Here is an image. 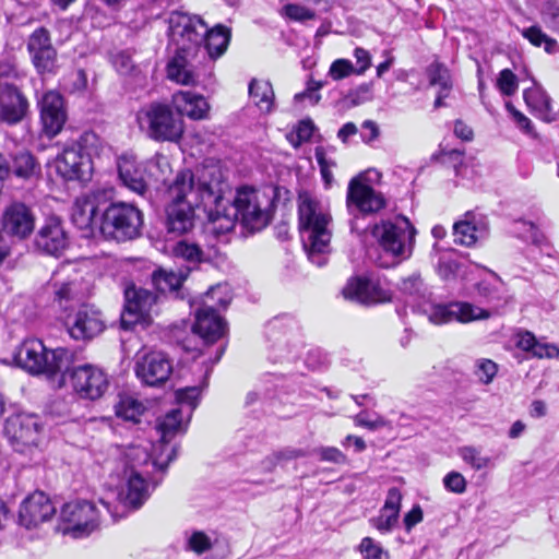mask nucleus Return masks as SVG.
Wrapping results in <instances>:
<instances>
[{"label":"nucleus","instance_id":"f257e3e1","mask_svg":"<svg viewBox=\"0 0 559 559\" xmlns=\"http://www.w3.org/2000/svg\"><path fill=\"white\" fill-rule=\"evenodd\" d=\"M226 188L223 173L216 165H205L200 170L197 186L192 171H180L168 188L170 199L167 207L168 231L176 234L189 231L194 224V207L201 203L215 205L214 212L210 214L212 221L223 216L233 223L231 215L225 213Z\"/></svg>","mask_w":559,"mask_h":559},{"label":"nucleus","instance_id":"f03ea898","mask_svg":"<svg viewBox=\"0 0 559 559\" xmlns=\"http://www.w3.org/2000/svg\"><path fill=\"white\" fill-rule=\"evenodd\" d=\"M166 459H152L147 449L142 445H131L124 453L127 477L126 487L118 495L119 502L128 509L138 510L148 499L152 489L157 487L171 461L177 457V448L171 447Z\"/></svg>","mask_w":559,"mask_h":559},{"label":"nucleus","instance_id":"7ed1b4c3","mask_svg":"<svg viewBox=\"0 0 559 559\" xmlns=\"http://www.w3.org/2000/svg\"><path fill=\"white\" fill-rule=\"evenodd\" d=\"M298 217L304 248L317 266L326 263L332 237V216L329 207L308 191L298 195Z\"/></svg>","mask_w":559,"mask_h":559},{"label":"nucleus","instance_id":"20e7f679","mask_svg":"<svg viewBox=\"0 0 559 559\" xmlns=\"http://www.w3.org/2000/svg\"><path fill=\"white\" fill-rule=\"evenodd\" d=\"M416 229L405 216L376 224L372 236L386 255L377 260L379 266L391 267L401 260L407 259L412 253Z\"/></svg>","mask_w":559,"mask_h":559},{"label":"nucleus","instance_id":"39448f33","mask_svg":"<svg viewBox=\"0 0 559 559\" xmlns=\"http://www.w3.org/2000/svg\"><path fill=\"white\" fill-rule=\"evenodd\" d=\"M143 225V213L136 205L117 201L102 210L98 230L105 239L124 242L138 238Z\"/></svg>","mask_w":559,"mask_h":559},{"label":"nucleus","instance_id":"423d86ee","mask_svg":"<svg viewBox=\"0 0 559 559\" xmlns=\"http://www.w3.org/2000/svg\"><path fill=\"white\" fill-rule=\"evenodd\" d=\"M275 189L260 191L251 187H241L233 200V217L239 219L250 231L264 228L270 222Z\"/></svg>","mask_w":559,"mask_h":559},{"label":"nucleus","instance_id":"0eeeda50","mask_svg":"<svg viewBox=\"0 0 559 559\" xmlns=\"http://www.w3.org/2000/svg\"><path fill=\"white\" fill-rule=\"evenodd\" d=\"M140 129L159 142H176L183 133V122L168 105L152 103L136 114Z\"/></svg>","mask_w":559,"mask_h":559},{"label":"nucleus","instance_id":"6e6552de","mask_svg":"<svg viewBox=\"0 0 559 559\" xmlns=\"http://www.w3.org/2000/svg\"><path fill=\"white\" fill-rule=\"evenodd\" d=\"M229 302L230 296L226 285L211 287L203 307L197 311L193 332L210 343L223 336L226 322L217 314L216 307L225 309Z\"/></svg>","mask_w":559,"mask_h":559},{"label":"nucleus","instance_id":"1a4fd4ad","mask_svg":"<svg viewBox=\"0 0 559 559\" xmlns=\"http://www.w3.org/2000/svg\"><path fill=\"white\" fill-rule=\"evenodd\" d=\"M60 520L61 523L56 526L57 532L73 538H82L98 527L99 513L92 502L76 500L63 504Z\"/></svg>","mask_w":559,"mask_h":559},{"label":"nucleus","instance_id":"9d476101","mask_svg":"<svg viewBox=\"0 0 559 559\" xmlns=\"http://www.w3.org/2000/svg\"><path fill=\"white\" fill-rule=\"evenodd\" d=\"M206 33L207 25L199 16L176 11L168 17V36L176 50L199 51Z\"/></svg>","mask_w":559,"mask_h":559},{"label":"nucleus","instance_id":"9b49d317","mask_svg":"<svg viewBox=\"0 0 559 559\" xmlns=\"http://www.w3.org/2000/svg\"><path fill=\"white\" fill-rule=\"evenodd\" d=\"M423 312L433 324H444L452 321L467 323L475 320L488 319L490 312L469 302H452L435 305L423 302Z\"/></svg>","mask_w":559,"mask_h":559},{"label":"nucleus","instance_id":"f8f14e48","mask_svg":"<svg viewBox=\"0 0 559 559\" xmlns=\"http://www.w3.org/2000/svg\"><path fill=\"white\" fill-rule=\"evenodd\" d=\"M157 301V296L148 289L134 285L124 289V308L121 313V326L131 330L138 323H145Z\"/></svg>","mask_w":559,"mask_h":559},{"label":"nucleus","instance_id":"ddd939ff","mask_svg":"<svg viewBox=\"0 0 559 559\" xmlns=\"http://www.w3.org/2000/svg\"><path fill=\"white\" fill-rule=\"evenodd\" d=\"M70 381L78 395L88 400L102 397L109 384L106 373L92 365L73 368L70 372Z\"/></svg>","mask_w":559,"mask_h":559},{"label":"nucleus","instance_id":"4468645a","mask_svg":"<svg viewBox=\"0 0 559 559\" xmlns=\"http://www.w3.org/2000/svg\"><path fill=\"white\" fill-rule=\"evenodd\" d=\"M55 168L64 180L87 181L93 171L92 158L86 153H80L75 146H67L56 157Z\"/></svg>","mask_w":559,"mask_h":559},{"label":"nucleus","instance_id":"2eb2a0df","mask_svg":"<svg viewBox=\"0 0 559 559\" xmlns=\"http://www.w3.org/2000/svg\"><path fill=\"white\" fill-rule=\"evenodd\" d=\"M105 193L100 190H94L87 194L76 198L72 206L71 219L81 230L93 234L98 229L99 216L102 214L100 199Z\"/></svg>","mask_w":559,"mask_h":559},{"label":"nucleus","instance_id":"dca6fc26","mask_svg":"<svg viewBox=\"0 0 559 559\" xmlns=\"http://www.w3.org/2000/svg\"><path fill=\"white\" fill-rule=\"evenodd\" d=\"M43 352L37 355V377H44L50 386L64 384V370L69 366V353L64 348L47 349L41 343Z\"/></svg>","mask_w":559,"mask_h":559},{"label":"nucleus","instance_id":"f3484780","mask_svg":"<svg viewBox=\"0 0 559 559\" xmlns=\"http://www.w3.org/2000/svg\"><path fill=\"white\" fill-rule=\"evenodd\" d=\"M171 372V362L160 352L145 354L135 364L136 377L150 386L163 384L168 380Z\"/></svg>","mask_w":559,"mask_h":559},{"label":"nucleus","instance_id":"a211bd4d","mask_svg":"<svg viewBox=\"0 0 559 559\" xmlns=\"http://www.w3.org/2000/svg\"><path fill=\"white\" fill-rule=\"evenodd\" d=\"M343 295L346 299L366 306L391 300L390 290L384 289L379 282L366 277L350 278L343 288Z\"/></svg>","mask_w":559,"mask_h":559},{"label":"nucleus","instance_id":"6ab92c4d","mask_svg":"<svg viewBox=\"0 0 559 559\" xmlns=\"http://www.w3.org/2000/svg\"><path fill=\"white\" fill-rule=\"evenodd\" d=\"M347 206L355 207L364 214L376 213L385 206V200L380 192L362 181L358 176L349 181L347 189Z\"/></svg>","mask_w":559,"mask_h":559},{"label":"nucleus","instance_id":"aec40b11","mask_svg":"<svg viewBox=\"0 0 559 559\" xmlns=\"http://www.w3.org/2000/svg\"><path fill=\"white\" fill-rule=\"evenodd\" d=\"M66 324L70 336L78 341L91 340L105 328L100 312L86 306L69 317Z\"/></svg>","mask_w":559,"mask_h":559},{"label":"nucleus","instance_id":"412c9836","mask_svg":"<svg viewBox=\"0 0 559 559\" xmlns=\"http://www.w3.org/2000/svg\"><path fill=\"white\" fill-rule=\"evenodd\" d=\"M198 51L176 50L175 56L167 64V78L177 84L198 86L201 84V72L198 70L194 59Z\"/></svg>","mask_w":559,"mask_h":559},{"label":"nucleus","instance_id":"4be33fe9","mask_svg":"<svg viewBox=\"0 0 559 559\" xmlns=\"http://www.w3.org/2000/svg\"><path fill=\"white\" fill-rule=\"evenodd\" d=\"M454 242L472 247L488 236V222L479 214L467 212L453 226Z\"/></svg>","mask_w":559,"mask_h":559},{"label":"nucleus","instance_id":"5701e85b","mask_svg":"<svg viewBox=\"0 0 559 559\" xmlns=\"http://www.w3.org/2000/svg\"><path fill=\"white\" fill-rule=\"evenodd\" d=\"M118 174L122 185L130 191L145 198L150 192L145 166L132 155H122L118 159Z\"/></svg>","mask_w":559,"mask_h":559},{"label":"nucleus","instance_id":"b1692460","mask_svg":"<svg viewBox=\"0 0 559 559\" xmlns=\"http://www.w3.org/2000/svg\"><path fill=\"white\" fill-rule=\"evenodd\" d=\"M40 118L43 133L49 139L57 135L63 128L67 119L63 98L59 93L49 92L43 98Z\"/></svg>","mask_w":559,"mask_h":559},{"label":"nucleus","instance_id":"393cba45","mask_svg":"<svg viewBox=\"0 0 559 559\" xmlns=\"http://www.w3.org/2000/svg\"><path fill=\"white\" fill-rule=\"evenodd\" d=\"M3 433L16 451H24L20 447L35 444V419L33 415L17 414L10 416L4 423Z\"/></svg>","mask_w":559,"mask_h":559},{"label":"nucleus","instance_id":"a878e982","mask_svg":"<svg viewBox=\"0 0 559 559\" xmlns=\"http://www.w3.org/2000/svg\"><path fill=\"white\" fill-rule=\"evenodd\" d=\"M28 108L27 99L13 85H0V119L9 124L21 121Z\"/></svg>","mask_w":559,"mask_h":559},{"label":"nucleus","instance_id":"bb28decb","mask_svg":"<svg viewBox=\"0 0 559 559\" xmlns=\"http://www.w3.org/2000/svg\"><path fill=\"white\" fill-rule=\"evenodd\" d=\"M3 228L21 239L31 235L34 228V216L31 207L22 202H14L3 213Z\"/></svg>","mask_w":559,"mask_h":559},{"label":"nucleus","instance_id":"cd10ccee","mask_svg":"<svg viewBox=\"0 0 559 559\" xmlns=\"http://www.w3.org/2000/svg\"><path fill=\"white\" fill-rule=\"evenodd\" d=\"M67 246V238L58 216H49L37 235V249L58 255Z\"/></svg>","mask_w":559,"mask_h":559},{"label":"nucleus","instance_id":"c85d7f7f","mask_svg":"<svg viewBox=\"0 0 559 559\" xmlns=\"http://www.w3.org/2000/svg\"><path fill=\"white\" fill-rule=\"evenodd\" d=\"M402 493L400 489L390 488L380 510V514L370 519V524L380 533H389L397 524L401 511Z\"/></svg>","mask_w":559,"mask_h":559},{"label":"nucleus","instance_id":"c756f323","mask_svg":"<svg viewBox=\"0 0 559 559\" xmlns=\"http://www.w3.org/2000/svg\"><path fill=\"white\" fill-rule=\"evenodd\" d=\"M173 104L180 114L193 120L206 118L210 110V105L204 96L189 91L175 93Z\"/></svg>","mask_w":559,"mask_h":559},{"label":"nucleus","instance_id":"7c9ffc66","mask_svg":"<svg viewBox=\"0 0 559 559\" xmlns=\"http://www.w3.org/2000/svg\"><path fill=\"white\" fill-rule=\"evenodd\" d=\"M182 408H175L158 419L157 429L160 432L163 445H167L177 433H183L187 430V421H183Z\"/></svg>","mask_w":559,"mask_h":559},{"label":"nucleus","instance_id":"2f4dec72","mask_svg":"<svg viewBox=\"0 0 559 559\" xmlns=\"http://www.w3.org/2000/svg\"><path fill=\"white\" fill-rule=\"evenodd\" d=\"M189 276V270L158 269L152 274V284L160 293H176Z\"/></svg>","mask_w":559,"mask_h":559},{"label":"nucleus","instance_id":"473e14b6","mask_svg":"<svg viewBox=\"0 0 559 559\" xmlns=\"http://www.w3.org/2000/svg\"><path fill=\"white\" fill-rule=\"evenodd\" d=\"M57 52L50 44L48 31L37 28V71L52 72L57 64Z\"/></svg>","mask_w":559,"mask_h":559},{"label":"nucleus","instance_id":"72a5a7b5","mask_svg":"<svg viewBox=\"0 0 559 559\" xmlns=\"http://www.w3.org/2000/svg\"><path fill=\"white\" fill-rule=\"evenodd\" d=\"M428 76L430 84L440 88L435 100V108H440L444 106L443 99L449 96L452 88L450 72L442 63L435 62L428 68Z\"/></svg>","mask_w":559,"mask_h":559},{"label":"nucleus","instance_id":"f704fd0d","mask_svg":"<svg viewBox=\"0 0 559 559\" xmlns=\"http://www.w3.org/2000/svg\"><path fill=\"white\" fill-rule=\"evenodd\" d=\"M173 254L175 258L181 259L188 263L183 270H189V273L209 259L207 254L199 245L188 240L178 241L173 247Z\"/></svg>","mask_w":559,"mask_h":559},{"label":"nucleus","instance_id":"c9c22d12","mask_svg":"<svg viewBox=\"0 0 559 559\" xmlns=\"http://www.w3.org/2000/svg\"><path fill=\"white\" fill-rule=\"evenodd\" d=\"M230 36V29L226 26L216 25L212 29L207 28L203 41H205V48L212 59L221 57L226 51Z\"/></svg>","mask_w":559,"mask_h":559},{"label":"nucleus","instance_id":"e433bc0d","mask_svg":"<svg viewBox=\"0 0 559 559\" xmlns=\"http://www.w3.org/2000/svg\"><path fill=\"white\" fill-rule=\"evenodd\" d=\"M249 95L261 111L270 112L273 109L274 91L269 81L251 80Z\"/></svg>","mask_w":559,"mask_h":559},{"label":"nucleus","instance_id":"4c0bfd02","mask_svg":"<svg viewBox=\"0 0 559 559\" xmlns=\"http://www.w3.org/2000/svg\"><path fill=\"white\" fill-rule=\"evenodd\" d=\"M438 275L443 281H452L456 277H461L462 280L469 278V271L466 265L462 262L451 258L450 255H441L436 266Z\"/></svg>","mask_w":559,"mask_h":559},{"label":"nucleus","instance_id":"58836bf2","mask_svg":"<svg viewBox=\"0 0 559 559\" xmlns=\"http://www.w3.org/2000/svg\"><path fill=\"white\" fill-rule=\"evenodd\" d=\"M144 405L130 395H120L115 405L116 415L123 420L139 423V417L143 414Z\"/></svg>","mask_w":559,"mask_h":559},{"label":"nucleus","instance_id":"ea45409f","mask_svg":"<svg viewBox=\"0 0 559 559\" xmlns=\"http://www.w3.org/2000/svg\"><path fill=\"white\" fill-rule=\"evenodd\" d=\"M400 289L403 294L408 295L415 302L420 305L429 299V292L424 284L420 275L413 274L401 282Z\"/></svg>","mask_w":559,"mask_h":559},{"label":"nucleus","instance_id":"a19ab883","mask_svg":"<svg viewBox=\"0 0 559 559\" xmlns=\"http://www.w3.org/2000/svg\"><path fill=\"white\" fill-rule=\"evenodd\" d=\"M522 36L536 47L544 46L547 53H556L559 50L558 41L549 37L539 26H531L522 29Z\"/></svg>","mask_w":559,"mask_h":559},{"label":"nucleus","instance_id":"79ce46f5","mask_svg":"<svg viewBox=\"0 0 559 559\" xmlns=\"http://www.w3.org/2000/svg\"><path fill=\"white\" fill-rule=\"evenodd\" d=\"M14 365L35 376V348L33 341L25 340L13 354Z\"/></svg>","mask_w":559,"mask_h":559},{"label":"nucleus","instance_id":"37998d69","mask_svg":"<svg viewBox=\"0 0 559 559\" xmlns=\"http://www.w3.org/2000/svg\"><path fill=\"white\" fill-rule=\"evenodd\" d=\"M11 173L19 178H29L35 169V158L31 152L22 150L12 155Z\"/></svg>","mask_w":559,"mask_h":559},{"label":"nucleus","instance_id":"c03bdc74","mask_svg":"<svg viewBox=\"0 0 559 559\" xmlns=\"http://www.w3.org/2000/svg\"><path fill=\"white\" fill-rule=\"evenodd\" d=\"M523 96L527 106L534 110L542 112L551 110V98L542 86L535 84L533 87L525 90Z\"/></svg>","mask_w":559,"mask_h":559},{"label":"nucleus","instance_id":"a18cd8bd","mask_svg":"<svg viewBox=\"0 0 559 559\" xmlns=\"http://www.w3.org/2000/svg\"><path fill=\"white\" fill-rule=\"evenodd\" d=\"M314 157L320 167V173L325 186L330 187L334 180L332 169L336 166L335 160L329 156L323 146L316 147Z\"/></svg>","mask_w":559,"mask_h":559},{"label":"nucleus","instance_id":"49530a36","mask_svg":"<svg viewBox=\"0 0 559 559\" xmlns=\"http://www.w3.org/2000/svg\"><path fill=\"white\" fill-rule=\"evenodd\" d=\"M201 388L198 385L186 386L176 391V400L180 406H188L187 417L190 419L192 412L199 404Z\"/></svg>","mask_w":559,"mask_h":559},{"label":"nucleus","instance_id":"de8ad7c7","mask_svg":"<svg viewBox=\"0 0 559 559\" xmlns=\"http://www.w3.org/2000/svg\"><path fill=\"white\" fill-rule=\"evenodd\" d=\"M17 524L26 531H32L35 526V502L33 493L27 495L22 501L17 515Z\"/></svg>","mask_w":559,"mask_h":559},{"label":"nucleus","instance_id":"09e8293b","mask_svg":"<svg viewBox=\"0 0 559 559\" xmlns=\"http://www.w3.org/2000/svg\"><path fill=\"white\" fill-rule=\"evenodd\" d=\"M356 426L367 428L369 430H378L390 426V421L378 413H369L368 411H361L354 417Z\"/></svg>","mask_w":559,"mask_h":559},{"label":"nucleus","instance_id":"8fccbe9b","mask_svg":"<svg viewBox=\"0 0 559 559\" xmlns=\"http://www.w3.org/2000/svg\"><path fill=\"white\" fill-rule=\"evenodd\" d=\"M313 130L314 126L311 120H301L295 131L288 134L287 139L294 147H299L302 143L311 139Z\"/></svg>","mask_w":559,"mask_h":559},{"label":"nucleus","instance_id":"3c124183","mask_svg":"<svg viewBox=\"0 0 559 559\" xmlns=\"http://www.w3.org/2000/svg\"><path fill=\"white\" fill-rule=\"evenodd\" d=\"M462 460L474 469L479 471L488 466L490 459L480 454V451L473 447H464L459 450Z\"/></svg>","mask_w":559,"mask_h":559},{"label":"nucleus","instance_id":"603ef678","mask_svg":"<svg viewBox=\"0 0 559 559\" xmlns=\"http://www.w3.org/2000/svg\"><path fill=\"white\" fill-rule=\"evenodd\" d=\"M71 146H75L76 150H80V153H86L91 157L98 150L99 138L93 131H85Z\"/></svg>","mask_w":559,"mask_h":559},{"label":"nucleus","instance_id":"864d4df0","mask_svg":"<svg viewBox=\"0 0 559 559\" xmlns=\"http://www.w3.org/2000/svg\"><path fill=\"white\" fill-rule=\"evenodd\" d=\"M475 374L481 383L489 384L497 374L498 367L490 359H479L475 365Z\"/></svg>","mask_w":559,"mask_h":559},{"label":"nucleus","instance_id":"5fc2aeb1","mask_svg":"<svg viewBox=\"0 0 559 559\" xmlns=\"http://www.w3.org/2000/svg\"><path fill=\"white\" fill-rule=\"evenodd\" d=\"M497 86L503 95L512 96L519 86L518 79L511 70L503 69L499 73Z\"/></svg>","mask_w":559,"mask_h":559},{"label":"nucleus","instance_id":"6e6d98bb","mask_svg":"<svg viewBox=\"0 0 559 559\" xmlns=\"http://www.w3.org/2000/svg\"><path fill=\"white\" fill-rule=\"evenodd\" d=\"M356 72L353 63L347 59H336L332 62L329 69V76L334 81L343 80Z\"/></svg>","mask_w":559,"mask_h":559},{"label":"nucleus","instance_id":"4d7b16f0","mask_svg":"<svg viewBox=\"0 0 559 559\" xmlns=\"http://www.w3.org/2000/svg\"><path fill=\"white\" fill-rule=\"evenodd\" d=\"M314 453L319 456L320 461L323 462L338 465L347 463V456L335 447H320L314 450Z\"/></svg>","mask_w":559,"mask_h":559},{"label":"nucleus","instance_id":"13d9d810","mask_svg":"<svg viewBox=\"0 0 559 559\" xmlns=\"http://www.w3.org/2000/svg\"><path fill=\"white\" fill-rule=\"evenodd\" d=\"M359 548L366 559H389V554L370 537L362 538Z\"/></svg>","mask_w":559,"mask_h":559},{"label":"nucleus","instance_id":"bf43d9fd","mask_svg":"<svg viewBox=\"0 0 559 559\" xmlns=\"http://www.w3.org/2000/svg\"><path fill=\"white\" fill-rule=\"evenodd\" d=\"M188 548L201 555L212 548V543L203 532H194L188 539Z\"/></svg>","mask_w":559,"mask_h":559},{"label":"nucleus","instance_id":"052dcab7","mask_svg":"<svg viewBox=\"0 0 559 559\" xmlns=\"http://www.w3.org/2000/svg\"><path fill=\"white\" fill-rule=\"evenodd\" d=\"M447 490L454 493H463L466 490V479L459 472H450L443 478Z\"/></svg>","mask_w":559,"mask_h":559},{"label":"nucleus","instance_id":"680f3d73","mask_svg":"<svg viewBox=\"0 0 559 559\" xmlns=\"http://www.w3.org/2000/svg\"><path fill=\"white\" fill-rule=\"evenodd\" d=\"M56 513V506L43 492L37 490V515L43 522L48 521Z\"/></svg>","mask_w":559,"mask_h":559},{"label":"nucleus","instance_id":"e2e57ef3","mask_svg":"<svg viewBox=\"0 0 559 559\" xmlns=\"http://www.w3.org/2000/svg\"><path fill=\"white\" fill-rule=\"evenodd\" d=\"M285 13L286 15L294 20V21H307L312 20L316 16V13L313 10H310L304 5L299 4H287L285 7Z\"/></svg>","mask_w":559,"mask_h":559},{"label":"nucleus","instance_id":"0e129e2a","mask_svg":"<svg viewBox=\"0 0 559 559\" xmlns=\"http://www.w3.org/2000/svg\"><path fill=\"white\" fill-rule=\"evenodd\" d=\"M516 229L520 231V236L526 241H532L533 243L540 242L543 235L538 230V228L530 222H519L516 224Z\"/></svg>","mask_w":559,"mask_h":559},{"label":"nucleus","instance_id":"69168bd1","mask_svg":"<svg viewBox=\"0 0 559 559\" xmlns=\"http://www.w3.org/2000/svg\"><path fill=\"white\" fill-rule=\"evenodd\" d=\"M532 356L538 359H559V347L555 344L538 341Z\"/></svg>","mask_w":559,"mask_h":559},{"label":"nucleus","instance_id":"338daca9","mask_svg":"<svg viewBox=\"0 0 559 559\" xmlns=\"http://www.w3.org/2000/svg\"><path fill=\"white\" fill-rule=\"evenodd\" d=\"M112 64L116 68V70L123 75L131 73V71L134 68L133 61L131 60L130 56L124 51L119 52L114 57Z\"/></svg>","mask_w":559,"mask_h":559},{"label":"nucleus","instance_id":"774afa93","mask_svg":"<svg viewBox=\"0 0 559 559\" xmlns=\"http://www.w3.org/2000/svg\"><path fill=\"white\" fill-rule=\"evenodd\" d=\"M324 86V83L322 81H313L311 80L308 83V87L304 93L297 94L295 97L297 99L308 97L313 105L318 104L321 99V95L318 93L322 87Z\"/></svg>","mask_w":559,"mask_h":559}]
</instances>
